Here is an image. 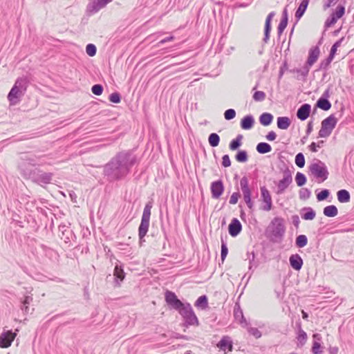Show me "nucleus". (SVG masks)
I'll use <instances>...</instances> for the list:
<instances>
[{"label":"nucleus","mask_w":354,"mask_h":354,"mask_svg":"<svg viewBox=\"0 0 354 354\" xmlns=\"http://www.w3.org/2000/svg\"><path fill=\"white\" fill-rule=\"evenodd\" d=\"M136 162V157L131 151L118 152L104 165V177L109 183L123 180L129 174Z\"/></svg>","instance_id":"f257e3e1"},{"label":"nucleus","mask_w":354,"mask_h":354,"mask_svg":"<svg viewBox=\"0 0 354 354\" xmlns=\"http://www.w3.org/2000/svg\"><path fill=\"white\" fill-rule=\"evenodd\" d=\"M165 300L170 309L176 310L180 315L183 319L185 326H198L199 325L198 319L189 303L181 301L175 292L170 290H167L165 292Z\"/></svg>","instance_id":"f03ea898"},{"label":"nucleus","mask_w":354,"mask_h":354,"mask_svg":"<svg viewBox=\"0 0 354 354\" xmlns=\"http://www.w3.org/2000/svg\"><path fill=\"white\" fill-rule=\"evenodd\" d=\"M286 232L284 219L274 217L266 231V235L272 243H279L282 241Z\"/></svg>","instance_id":"7ed1b4c3"},{"label":"nucleus","mask_w":354,"mask_h":354,"mask_svg":"<svg viewBox=\"0 0 354 354\" xmlns=\"http://www.w3.org/2000/svg\"><path fill=\"white\" fill-rule=\"evenodd\" d=\"M152 207L153 201L147 202L144 207L141 222L138 227V236L140 242L142 241L149 230L151 209Z\"/></svg>","instance_id":"20e7f679"},{"label":"nucleus","mask_w":354,"mask_h":354,"mask_svg":"<svg viewBox=\"0 0 354 354\" xmlns=\"http://www.w3.org/2000/svg\"><path fill=\"white\" fill-rule=\"evenodd\" d=\"M280 171L283 173V178L277 184L276 194L278 195L284 193L292 183V171L285 163H283V168H280Z\"/></svg>","instance_id":"39448f33"},{"label":"nucleus","mask_w":354,"mask_h":354,"mask_svg":"<svg viewBox=\"0 0 354 354\" xmlns=\"http://www.w3.org/2000/svg\"><path fill=\"white\" fill-rule=\"evenodd\" d=\"M309 171L317 179H320L321 182L325 181L328 177V171L324 162L319 160L312 163L309 167Z\"/></svg>","instance_id":"423d86ee"},{"label":"nucleus","mask_w":354,"mask_h":354,"mask_svg":"<svg viewBox=\"0 0 354 354\" xmlns=\"http://www.w3.org/2000/svg\"><path fill=\"white\" fill-rule=\"evenodd\" d=\"M337 122V119L334 115H330L328 117L322 120L321 124V129L319 131L318 135L319 138L328 137L333 130L335 129Z\"/></svg>","instance_id":"0eeeda50"},{"label":"nucleus","mask_w":354,"mask_h":354,"mask_svg":"<svg viewBox=\"0 0 354 354\" xmlns=\"http://www.w3.org/2000/svg\"><path fill=\"white\" fill-rule=\"evenodd\" d=\"M240 187L245 203L250 209H252L254 207V202L252 201V192L249 187V181L247 176H244L241 178L240 180Z\"/></svg>","instance_id":"6e6552de"},{"label":"nucleus","mask_w":354,"mask_h":354,"mask_svg":"<svg viewBox=\"0 0 354 354\" xmlns=\"http://www.w3.org/2000/svg\"><path fill=\"white\" fill-rule=\"evenodd\" d=\"M53 176V173L44 172L42 170L37 169L36 172H35L34 177L31 181L44 187L45 185H48L51 183Z\"/></svg>","instance_id":"1a4fd4ad"},{"label":"nucleus","mask_w":354,"mask_h":354,"mask_svg":"<svg viewBox=\"0 0 354 354\" xmlns=\"http://www.w3.org/2000/svg\"><path fill=\"white\" fill-rule=\"evenodd\" d=\"M111 0H89L86 6V12L93 15L105 7Z\"/></svg>","instance_id":"9d476101"},{"label":"nucleus","mask_w":354,"mask_h":354,"mask_svg":"<svg viewBox=\"0 0 354 354\" xmlns=\"http://www.w3.org/2000/svg\"><path fill=\"white\" fill-rule=\"evenodd\" d=\"M261 198L264 205L262 206L261 209L263 211L268 212L271 210L272 207V197L268 189L265 187H261Z\"/></svg>","instance_id":"9b49d317"},{"label":"nucleus","mask_w":354,"mask_h":354,"mask_svg":"<svg viewBox=\"0 0 354 354\" xmlns=\"http://www.w3.org/2000/svg\"><path fill=\"white\" fill-rule=\"evenodd\" d=\"M224 189L225 187L222 180L219 179L212 182L210 185L212 197L215 199L220 198L224 192Z\"/></svg>","instance_id":"f8f14e48"},{"label":"nucleus","mask_w":354,"mask_h":354,"mask_svg":"<svg viewBox=\"0 0 354 354\" xmlns=\"http://www.w3.org/2000/svg\"><path fill=\"white\" fill-rule=\"evenodd\" d=\"M37 168H32V167L27 165L26 163L21 162L19 165V170L20 174L26 179L32 180L34 177L35 172H36Z\"/></svg>","instance_id":"ddd939ff"},{"label":"nucleus","mask_w":354,"mask_h":354,"mask_svg":"<svg viewBox=\"0 0 354 354\" xmlns=\"http://www.w3.org/2000/svg\"><path fill=\"white\" fill-rule=\"evenodd\" d=\"M320 55V50L318 46H313L308 51V56L306 61V67L308 68L311 67L318 59Z\"/></svg>","instance_id":"4468645a"},{"label":"nucleus","mask_w":354,"mask_h":354,"mask_svg":"<svg viewBox=\"0 0 354 354\" xmlns=\"http://www.w3.org/2000/svg\"><path fill=\"white\" fill-rule=\"evenodd\" d=\"M15 337V334L13 333L11 330H7L6 332H3L0 335V347H9L11 345L12 342H13Z\"/></svg>","instance_id":"2eb2a0df"},{"label":"nucleus","mask_w":354,"mask_h":354,"mask_svg":"<svg viewBox=\"0 0 354 354\" xmlns=\"http://www.w3.org/2000/svg\"><path fill=\"white\" fill-rule=\"evenodd\" d=\"M241 230L242 225L241 222L236 218H234L228 225L229 234L232 237H236L239 234Z\"/></svg>","instance_id":"dca6fc26"},{"label":"nucleus","mask_w":354,"mask_h":354,"mask_svg":"<svg viewBox=\"0 0 354 354\" xmlns=\"http://www.w3.org/2000/svg\"><path fill=\"white\" fill-rule=\"evenodd\" d=\"M311 106L309 104L305 103L302 104L297 111V117L301 121L306 120L310 114Z\"/></svg>","instance_id":"f3484780"},{"label":"nucleus","mask_w":354,"mask_h":354,"mask_svg":"<svg viewBox=\"0 0 354 354\" xmlns=\"http://www.w3.org/2000/svg\"><path fill=\"white\" fill-rule=\"evenodd\" d=\"M24 90H10L8 99L12 105L18 104L21 97L24 95Z\"/></svg>","instance_id":"a211bd4d"},{"label":"nucleus","mask_w":354,"mask_h":354,"mask_svg":"<svg viewBox=\"0 0 354 354\" xmlns=\"http://www.w3.org/2000/svg\"><path fill=\"white\" fill-rule=\"evenodd\" d=\"M289 261L290 266L297 271L301 269L304 263L302 258L298 254H292L289 258Z\"/></svg>","instance_id":"6ab92c4d"},{"label":"nucleus","mask_w":354,"mask_h":354,"mask_svg":"<svg viewBox=\"0 0 354 354\" xmlns=\"http://www.w3.org/2000/svg\"><path fill=\"white\" fill-rule=\"evenodd\" d=\"M218 347L223 351H232L233 349L232 341L230 337H223L218 343Z\"/></svg>","instance_id":"aec40b11"},{"label":"nucleus","mask_w":354,"mask_h":354,"mask_svg":"<svg viewBox=\"0 0 354 354\" xmlns=\"http://www.w3.org/2000/svg\"><path fill=\"white\" fill-rule=\"evenodd\" d=\"M113 275L115 283L117 286H120V282L123 281L125 277V273L121 264L117 263L115 265Z\"/></svg>","instance_id":"412c9836"},{"label":"nucleus","mask_w":354,"mask_h":354,"mask_svg":"<svg viewBox=\"0 0 354 354\" xmlns=\"http://www.w3.org/2000/svg\"><path fill=\"white\" fill-rule=\"evenodd\" d=\"M254 124V119L253 115H247L243 117L240 122L241 127L244 130H250L251 129Z\"/></svg>","instance_id":"4be33fe9"},{"label":"nucleus","mask_w":354,"mask_h":354,"mask_svg":"<svg viewBox=\"0 0 354 354\" xmlns=\"http://www.w3.org/2000/svg\"><path fill=\"white\" fill-rule=\"evenodd\" d=\"M234 317L235 319L241 324H247L246 319L244 317L243 310L241 308L240 305L238 303H236L234 308Z\"/></svg>","instance_id":"5701e85b"},{"label":"nucleus","mask_w":354,"mask_h":354,"mask_svg":"<svg viewBox=\"0 0 354 354\" xmlns=\"http://www.w3.org/2000/svg\"><path fill=\"white\" fill-rule=\"evenodd\" d=\"M315 211L310 207H304L301 210V218L306 221H311L315 218Z\"/></svg>","instance_id":"b1692460"},{"label":"nucleus","mask_w":354,"mask_h":354,"mask_svg":"<svg viewBox=\"0 0 354 354\" xmlns=\"http://www.w3.org/2000/svg\"><path fill=\"white\" fill-rule=\"evenodd\" d=\"M337 197L339 202L346 203L350 201L351 195L346 189H340L337 192Z\"/></svg>","instance_id":"393cba45"},{"label":"nucleus","mask_w":354,"mask_h":354,"mask_svg":"<svg viewBox=\"0 0 354 354\" xmlns=\"http://www.w3.org/2000/svg\"><path fill=\"white\" fill-rule=\"evenodd\" d=\"M291 124L290 119L288 117L283 116L277 118V127L282 130L287 129Z\"/></svg>","instance_id":"a878e982"},{"label":"nucleus","mask_w":354,"mask_h":354,"mask_svg":"<svg viewBox=\"0 0 354 354\" xmlns=\"http://www.w3.org/2000/svg\"><path fill=\"white\" fill-rule=\"evenodd\" d=\"M309 4V0H302L300 5L299 6L296 12L295 17L299 20L300 19L304 14L305 13L308 6Z\"/></svg>","instance_id":"bb28decb"},{"label":"nucleus","mask_w":354,"mask_h":354,"mask_svg":"<svg viewBox=\"0 0 354 354\" xmlns=\"http://www.w3.org/2000/svg\"><path fill=\"white\" fill-rule=\"evenodd\" d=\"M307 334L301 328H299L298 334L297 336V346L299 348H301L304 346V344L306 343L307 341Z\"/></svg>","instance_id":"cd10ccee"},{"label":"nucleus","mask_w":354,"mask_h":354,"mask_svg":"<svg viewBox=\"0 0 354 354\" xmlns=\"http://www.w3.org/2000/svg\"><path fill=\"white\" fill-rule=\"evenodd\" d=\"M273 115L270 113H263L259 117V122L261 125L269 126L273 120Z\"/></svg>","instance_id":"c85d7f7f"},{"label":"nucleus","mask_w":354,"mask_h":354,"mask_svg":"<svg viewBox=\"0 0 354 354\" xmlns=\"http://www.w3.org/2000/svg\"><path fill=\"white\" fill-rule=\"evenodd\" d=\"M256 149L259 153L265 154L272 151V147L267 142H261L257 144Z\"/></svg>","instance_id":"c756f323"},{"label":"nucleus","mask_w":354,"mask_h":354,"mask_svg":"<svg viewBox=\"0 0 354 354\" xmlns=\"http://www.w3.org/2000/svg\"><path fill=\"white\" fill-rule=\"evenodd\" d=\"M315 106L324 111H328L331 108V103L326 98L319 97Z\"/></svg>","instance_id":"7c9ffc66"},{"label":"nucleus","mask_w":354,"mask_h":354,"mask_svg":"<svg viewBox=\"0 0 354 354\" xmlns=\"http://www.w3.org/2000/svg\"><path fill=\"white\" fill-rule=\"evenodd\" d=\"M323 213L327 217H335L338 214V209L335 205H330L324 208Z\"/></svg>","instance_id":"2f4dec72"},{"label":"nucleus","mask_w":354,"mask_h":354,"mask_svg":"<svg viewBox=\"0 0 354 354\" xmlns=\"http://www.w3.org/2000/svg\"><path fill=\"white\" fill-rule=\"evenodd\" d=\"M195 306L197 308L205 310L208 307V299L205 295L200 296L195 302Z\"/></svg>","instance_id":"473e14b6"},{"label":"nucleus","mask_w":354,"mask_h":354,"mask_svg":"<svg viewBox=\"0 0 354 354\" xmlns=\"http://www.w3.org/2000/svg\"><path fill=\"white\" fill-rule=\"evenodd\" d=\"M344 37H342L339 40L337 41L333 46L331 47L330 55L327 59V63L329 64L333 59L335 55L337 53V48L341 46Z\"/></svg>","instance_id":"72a5a7b5"},{"label":"nucleus","mask_w":354,"mask_h":354,"mask_svg":"<svg viewBox=\"0 0 354 354\" xmlns=\"http://www.w3.org/2000/svg\"><path fill=\"white\" fill-rule=\"evenodd\" d=\"M243 138V135L239 134L236 138L233 139L229 145V148L232 151L238 149L242 145L241 140Z\"/></svg>","instance_id":"f704fd0d"},{"label":"nucleus","mask_w":354,"mask_h":354,"mask_svg":"<svg viewBox=\"0 0 354 354\" xmlns=\"http://www.w3.org/2000/svg\"><path fill=\"white\" fill-rule=\"evenodd\" d=\"M220 136L216 133H212L209 135L208 142L212 147H216L219 145Z\"/></svg>","instance_id":"c9c22d12"},{"label":"nucleus","mask_w":354,"mask_h":354,"mask_svg":"<svg viewBox=\"0 0 354 354\" xmlns=\"http://www.w3.org/2000/svg\"><path fill=\"white\" fill-rule=\"evenodd\" d=\"M308 243V238L304 234H300L296 237L295 245L297 248H301L305 247Z\"/></svg>","instance_id":"e433bc0d"},{"label":"nucleus","mask_w":354,"mask_h":354,"mask_svg":"<svg viewBox=\"0 0 354 354\" xmlns=\"http://www.w3.org/2000/svg\"><path fill=\"white\" fill-rule=\"evenodd\" d=\"M248 259L249 260V270H252L253 268H257L259 266L258 261H255V253L252 251L251 253H247Z\"/></svg>","instance_id":"4c0bfd02"},{"label":"nucleus","mask_w":354,"mask_h":354,"mask_svg":"<svg viewBox=\"0 0 354 354\" xmlns=\"http://www.w3.org/2000/svg\"><path fill=\"white\" fill-rule=\"evenodd\" d=\"M235 159L239 162H245L248 159V152L245 150H239L235 155Z\"/></svg>","instance_id":"58836bf2"},{"label":"nucleus","mask_w":354,"mask_h":354,"mask_svg":"<svg viewBox=\"0 0 354 354\" xmlns=\"http://www.w3.org/2000/svg\"><path fill=\"white\" fill-rule=\"evenodd\" d=\"M283 17L281 20L279 26H278V32L279 34L282 33L284 29L286 28L288 25V18H287V10H285L283 11Z\"/></svg>","instance_id":"ea45409f"},{"label":"nucleus","mask_w":354,"mask_h":354,"mask_svg":"<svg viewBox=\"0 0 354 354\" xmlns=\"http://www.w3.org/2000/svg\"><path fill=\"white\" fill-rule=\"evenodd\" d=\"M295 181L298 187H302L306 183V176L301 172L298 171L295 176Z\"/></svg>","instance_id":"a19ab883"},{"label":"nucleus","mask_w":354,"mask_h":354,"mask_svg":"<svg viewBox=\"0 0 354 354\" xmlns=\"http://www.w3.org/2000/svg\"><path fill=\"white\" fill-rule=\"evenodd\" d=\"M28 86V80L26 77H21L18 79L12 88H22Z\"/></svg>","instance_id":"79ce46f5"},{"label":"nucleus","mask_w":354,"mask_h":354,"mask_svg":"<svg viewBox=\"0 0 354 354\" xmlns=\"http://www.w3.org/2000/svg\"><path fill=\"white\" fill-rule=\"evenodd\" d=\"M59 230L62 232V236L61 239L65 238L64 241L67 243L70 241V238L68 236L69 234H71V231L67 229V227L65 225H61L59 226Z\"/></svg>","instance_id":"37998d69"},{"label":"nucleus","mask_w":354,"mask_h":354,"mask_svg":"<svg viewBox=\"0 0 354 354\" xmlns=\"http://www.w3.org/2000/svg\"><path fill=\"white\" fill-rule=\"evenodd\" d=\"M345 13V8L343 6L339 5L335 12H333L331 15H333L337 20L343 17Z\"/></svg>","instance_id":"c03bdc74"},{"label":"nucleus","mask_w":354,"mask_h":354,"mask_svg":"<svg viewBox=\"0 0 354 354\" xmlns=\"http://www.w3.org/2000/svg\"><path fill=\"white\" fill-rule=\"evenodd\" d=\"M295 164L299 168H303L305 165V157L304 155L299 152L295 156Z\"/></svg>","instance_id":"a18cd8bd"},{"label":"nucleus","mask_w":354,"mask_h":354,"mask_svg":"<svg viewBox=\"0 0 354 354\" xmlns=\"http://www.w3.org/2000/svg\"><path fill=\"white\" fill-rule=\"evenodd\" d=\"M299 198L301 200H307L311 196V192L308 188H301L299 192Z\"/></svg>","instance_id":"49530a36"},{"label":"nucleus","mask_w":354,"mask_h":354,"mask_svg":"<svg viewBox=\"0 0 354 354\" xmlns=\"http://www.w3.org/2000/svg\"><path fill=\"white\" fill-rule=\"evenodd\" d=\"M228 254V249L227 247L226 242L221 238V259L222 261H224Z\"/></svg>","instance_id":"de8ad7c7"},{"label":"nucleus","mask_w":354,"mask_h":354,"mask_svg":"<svg viewBox=\"0 0 354 354\" xmlns=\"http://www.w3.org/2000/svg\"><path fill=\"white\" fill-rule=\"evenodd\" d=\"M330 195V192L327 189H322L317 194V199L318 201H323L326 200Z\"/></svg>","instance_id":"09e8293b"},{"label":"nucleus","mask_w":354,"mask_h":354,"mask_svg":"<svg viewBox=\"0 0 354 354\" xmlns=\"http://www.w3.org/2000/svg\"><path fill=\"white\" fill-rule=\"evenodd\" d=\"M255 102H262L266 99V93L262 91H257L252 96Z\"/></svg>","instance_id":"8fccbe9b"},{"label":"nucleus","mask_w":354,"mask_h":354,"mask_svg":"<svg viewBox=\"0 0 354 354\" xmlns=\"http://www.w3.org/2000/svg\"><path fill=\"white\" fill-rule=\"evenodd\" d=\"M121 95L118 92H114L109 95V100L115 104H118L121 101Z\"/></svg>","instance_id":"3c124183"},{"label":"nucleus","mask_w":354,"mask_h":354,"mask_svg":"<svg viewBox=\"0 0 354 354\" xmlns=\"http://www.w3.org/2000/svg\"><path fill=\"white\" fill-rule=\"evenodd\" d=\"M236 116V111L233 109H227L224 112V118L226 120H231Z\"/></svg>","instance_id":"603ef678"},{"label":"nucleus","mask_w":354,"mask_h":354,"mask_svg":"<svg viewBox=\"0 0 354 354\" xmlns=\"http://www.w3.org/2000/svg\"><path fill=\"white\" fill-rule=\"evenodd\" d=\"M274 12H270L266 19V23H265V32H270V30H271V21L272 19V17H274Z\"/></svg>","instance_id":"864d4df0"},{"label":"nucleus","mask_w":354,"mask_h":354,"mask_svg":"<svg viewBox=\"0 0 354 354\" xmlns=\"http://www.w3.org/2000/svg\"><path fill=\"white\" fill-rule=\"evenodd\" d=\"M312 353L313 354H322L321 344L317 341H314L312 346Z\"/></svg>","instance_id":"5fc2aeb1"},{"label":"nucleus","mask_w":354,"mask_h":354,"mask_svg":"<svg viewBox=\"0 0 354 354\" xmlns=\"http://www.w3.org/2000/svg\"><path fill=\"white\" fill-rule=\"evenodd\" d=\"M86 52L89 56L93 57L96 54V47L93 44H88L86 47Z\"/></svg>","instance_id":"6e6d98bb"},{"label":"nucleus","mask_w":354,"mask_h":354,"mask_svg":"<svg viewBox=\"0 0 354 354\" xmlns=\"http://www.w3.org/2000/svg\"><path fill=\"white\" fill-rule=\"evenodd\" d=\"M248 333L257 339L261 337V332L257 328H249Z\"/></svg>","instance_id":"4d7b16f0"},{"label":"nucleus","mask_w":354,"mask_h":354,"mask_svg":"<svg viewBox=\"0 0 354 354\" xmlns=\"http://www.w3.org/2000/svg\"><path fill=\"white\" fill-rule=\"evenodd\" d=\"M241 197V194L239 192H234L230 198L229 203L232 205H235L237 203L239 198Z\"/></svg>","instance_id":"13d9d810"},{"label":"nucleus","mask_w":354,"mask_h":354,"mask_svg":"<svg viewBox=\"0 0 354 354\" xmlns=\"http://www.w3.org/2000/svg\"><path fill=\"white\" fill-rule=\"evenodd\" d=\"M337 21V19L335 18L333 15H330V17L326 19L325 21V27L329 28L333 26L336 22Z\"/></svg>","instance_id":"bf43d9fd"},{"label":"nucleus","mask_w":354,"mask_h":354,"mask_svg":"<svg viewBox=\"0 0 354 354\" xmlns=\"http://www.w3.org/2000/svg\"><path fill=\"white\" fill-rule=\"evenodd\" d=\"M222 165L224 167H228L231 165V160H230V156L227 154L223 156Z\"/></svg>","instance_id":"052dcab7"},{"label":"nucleus","mask_w":354,"mask_h":354,"mask_svg":"<svg viewBox=\"0 0 354 354\" xmlns=\"http://www.w3.org/2000/svg\"><path fill=\"white\" fill-rule=\"evenodd\" d=\"M32 295H26L24 297L21 299V303L24 305H30V304L32 301Z\"/></svg>","instance_id":"680f3d73"},{"label":"nucleus","mask_w":354,"mask_h":354,"mask_svg":"<svg viewBox=\"0 0 354 354\" xmlns=\"http://www.w3.org/2000/svg\"><path fill=\"white\" fill-rule=\"evenodd\" d=\"M339 0H325V3L323 6L324 10H327L330 6H334Z\"/></svg>","instance_id":"e2e57ef3"},{"label":"nucleus","mask_w":354,"mask_h":354,"mask_svg":"<svg viewBox=\"0 0 354 354\" xmlns=\"http://www.w3.org/2000/svg\"><path fill=\"white\" fill-rule=\"evenodd\" d=\"M276 138H277V134L273 131L268 132V133L266 136V138L268 141H273L276 139Z\"/></svg>","instance_id":"0e129e2a"},{"label":"nucleus","mask_w":354,"mask_h":354,"mask_svg":"<svg viewBox=\"0 0 354 354\" xmlns=\"http://www.w3.org/2000/svg\"><path fill=\"white\" fill-rule=\"evenodd\" d=\"M292 222L296 228L299 227L300 223V219L298 215H293L292 216Z\"/></svg>","instance_id":"69168bd1"},{"label":"nucleus","mask_w":354,"mask_h":354,"mask_svg":"<svg viewBox=\"0 0 354 354\" xmlns=\"http://www.w3.org/2000/svg\"><path fill=\"white\" fill-rule=\"evenodd\" d=\"M24 163H26L27 165H29L30 166L32 167V166H35L36 165H37V162L35 161V160H34L33 158H27L25 162H24Z\"/></svg>","instance_id":"338daca9"},{"label":"nucleus","mask_w":354,"mask_h":354,"mask_svg":"<svg viewBox=\"0 0 354 354\" xmlns=\"http://www.w3.org/2000/svg\"><path fill=\"white\" fill-rule=\"evenodd\" d=\"M313 122L312 121H310L308 122V124H307V128H306V133L307 136H308L313 131Z\"/></svg>","instance_id":"774afa93"}]
</instances>
